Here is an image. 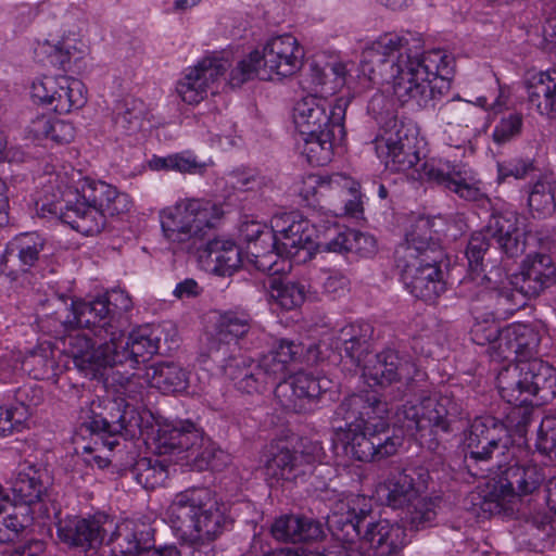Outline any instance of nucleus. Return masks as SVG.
Instances as JSON below:
<instances>
[{
	"mask_svg": "<svg viewBox=\"0 0 556 556\" xmlns=\"http://www.w3.org/2000/svg\"><path fill=\"white\" fill-rule=\"evenodd\" d=\"M544 479V472L538 465H511L497 480L488 484L481 509L491 515L511 511L516 498L533 493Z\"/></svg>",
	"mask_w": 556,
	"mask_h": 556,
	"instance_id": "nucleus-13",
	"label": "nucleus"
},
{
	"mask_svg": "<svg viewBox=\"0 0 556 556\" xmlns=\"http://www.w3.org/2000/svg\"><path fill=\"white\" fill-rule=\"evenodd\" d=\"M489 239L490 236L486 233L485 228L471 235L466 250V256L471 269L477 270L482 265L484 254L490 247Z\"/></svg>",
	"mask_w": 556,
	"mask_h": 556,
	"instance_id": "nucleus-58",
	"label": "nucleus"
},
{
	"mask_svg": "<svg viewBox=\"0 0 556 556\" xmlns=\"http://www.w3.org/2000/svg\"><path fill=\"white\" fill-rule=\"evenodd\" d=\"M204 253L210 270L218 276H231L242 261L240 249L230 240H212L207 243Z\"/></svg>",
	"mask_w": 556,
	"mask_h": 556,
	"instance_id": "nucleus-42",
	"label": "nucleus"
},
{
	"mask_svg": "<svg viewBox=\"0 0 556 556\" xmlns=\"http://www.w3.org/2000/svg\"><path fill=\"white\" fill-rule=\"evenodd\" d=\"M538 452L556 460V417H545L538 430L535 442Z\"/></svg>",
	"mask_w": 556,
	"mask_h": 556,
	"instance_id": "nucleus-56",
	"label": "nucleus"
},
{
	"mask_svg": "<svg viewBox=\"0 0 556 556\" xmlns=\"http://www.w3.org/2000/svg\"><path fill=\"white\" fill-rule=\"evenodd\" d=\"M12 492L14 495V506H31L38 504L47 494V484L42 480V475L34 467H27L18 471L12 481Z\"/></svg>",
	"mask_w": 556,
	"mask_h": 556,
	"instance_id": "nucleus-43",
	"label": "nucleus"
},
{
	"mask_svg": "<svg viewBox=\"0 0 556 556\" xmlns=\"http://www.w3.org/2000/svg\"><path fill=\"white\" fill-rule=\"evenodd\" d=\"M253 326V318L245 309H228L219 314L214 332L206 337L207 357L222 353L226 355L228 344L248 334Z\"/></svg>",
	"mask_w": 556,
	"mask_h": 556,
	"instance_id": "nucleus-28",
	"label": "nucleus"
},
{
	"mask_svg": "<svg viewBox=\"0 0 556 556\" xmlns=\"http://www.w3.org/2000/svg\"><path fill=\"white\" fill-rule=\"evenodd\" d=\"M132 404L127 403L125 405V409L122 415L118 416L116 420H108L101 414L96 413L92 408L83 409L80 419L81 426L89 430L91 433H96L105 438H114L116 434L121 433L123 430H127L130 425V421L127 420V415L129 414V408ZM132 410H130L131 413Z\"/></svg>",
	"mask_w": 556,
	"mask_h": 556,
	"instance_id": "nucleus-48",
	"label": "nucleus"
},
{
	"mask_svg": "<svg viewBox=\"0 0 556 556\" xmlns=\"http://www.w3.org/2000/svg\"><path fill=\"white\" fill-rule=\"evenodd\" d=\"M332 231L334 236L331 238H325L321 240L319 237L317 239L316 251H327L334 253H348L351 252V240H350V229H345L340 231L338 228H333Z\"/></svg>",
	"mask_w": 556,
	"mask_h": 556,
	"instance_id": "nucleus-60",
	"label": "nucleus"
},
{
	"mask_svg": "<svg viewBox=\"0 0 556 556\" xmlns=\"http://www.w3.org/2000/svg\"><path fill=\"white\" fill-rule=\"evenodd\" d=\"M501 341L500 358L509 359L515 355L521 363L531 361L538 354L541 336L531 325L514 324L503 328Z\"/></svg>",
	"mask_w": 556,
	"mask_h": 556,
	"instance_id": "nucleus-33",
	"label": "nucleus"
},
{
	"mask_svg": "<svg viewBox=\"0 0 556 556\" xmlns=\"http://www.w3.org/2000/svg\"><path fill=\"white\" fill-rule=\"evenodd\" d=\"M526 380H529L535 405L549 402L556 396V368L539 358L525 362Z\"/></svg>",
	"mask_w": 556,
	"mask_h": 556,
	"instance_id": "nucleus-41",
	"label": "nucleus"
},
{
	"mask_svg": "<svg viewBox=\"0 0 556 556\" xmlns=\"http://www.w3.org/2000/svg\"><path fill=\"white\" fill-rule=\"evenodd\" d=\"M424 176L427 181L452 191L466 201L478 202L485 197L482 181L466 164L432 159L424 164Z\"/></svg>",
	"mask_w": 556,
	"mask_h": 556,
	"instance_id": "nucleus-16",
	"label": "nucleus"
},
{
	"mask_svg": "<svg viewBox=\"0 0 556 556\" xmlns=\"http://www.w3.org/2000/svg\"><path fill=\"white\" fill-rule=\"evenodd\" d=\"M262 66L260 50H253L231 68L228 78L229 86L237 88L254 77L262 79Z\"/></svg>",
	"mask_w": 556,
	"mask_h": 556,
	"instance_id": "nucleus-54",
	"label": "nucleus"
},
{
	"mask_svg": "<svg viewBox=\"0 0 556 556\" xmlns=\"http://www.w3.org/2000/svg\"><path fill=\"white\" fill-rule=\"evenodd\" d=\"M228 60L207 56L189 67L176 85L180 99L190 105L202 102L208 93L217 91L220 77L229 68Z\"/></svg>",
	"mask_w": 556,
	"mask_h": 556,
	"instance_id": "nucleus-21",
	"label": "nucleus"
},
{
	"mask_svg": "<svg viewBox=\"0 0 556 556\" xmlns=\"http://www.w3.org/2000/svg\"><path fill=\"white\" fill-rule=\"evenodd\" d=\"M430 239L429 219L419 218L397 245L394 260L405 288L415 298L433 303L446 285L439 265L440 251Z\"/></svg>",
	"mask_w": 556,
	"mask_h": 556,
	"instance_id": "nucleus-5",
	"label": "nucleus"
},
{
	"mask_svg": "<svg viewBox=\"0 0 556 556\" xmlns=\"http://www.w3.org/2000/svg\"><path fill=\"white\" fill-rule=\"evenodd\" d=\"M31 96L59 114L79 110L87 102V89L83 81L65 75L43 76L34 81Z\"/></svg>",
	"mask_w": 556,
	"mask_h": 556,
	"instance_id": "nucleus-20",
	"label": "nucleus"
},
{
	"mask_svg": "<svg viewBox=\"0 0 556 556\" xmlns=\"http://www.w3.org/2000/svg\"><path fill=\"white\" fill-rule=\"evenodd\" d=\"M163 236L170 243L195 244L222 217V210L203 199H180L159 213Z\"/></svg>",
	"mask_w": 556,
	"mask_h": 556,
	"instance_id": "nucleus-10",
	"label": "nucleus"
},
{
	"mask_svg": "<svg viewBox=\"0 0 556 556\" xmlns=\"http://www.w3.org/2000/svg\"><path fill=\"white\" fill-rule=\"evenodd\" d=\"M251 228V233H247V238L250 241L248 247V258L253 266L263 273L276 275L282 270L283 267L279 266V258L285 257L281 252L277 249L268 247L266 243L261 241V235L266 233L262 229V226L255 223H251L245 226V231Z\"/></svg>",
	"mask_w": 556,
	"mask_h": 556,
	"instance_id": "nucleus-39",
	"label": "nucleus"
},
{
	"mask_svg": "<svg viewBox=\"0 0 556 556\" xmlns=\"http://www.w3.org/2000/svg\"><path fill=\"white\" fill-rule=\"evenodd\" d=\"M528 101L541 115L556 118V72H541L527 84Z\"/></svg>",
	"mask_w": 556,
	"mask_h": 556,
	"instance_id": "nucleus-40",
	"label": "nucleus"
},
{
	"mask_svg": "<svg viewBox=\"0 0 556 556\" xmlns=\"http://www.w3.org/2000/svg\"><path fill=\"white\" fill-rule=\"evenodd\" d=\"M455 61L447 52H425L419 34L386 33L362 53L361 74L374 85L391 84L402 104L433 106L451 89Z\"/></svg>",
	"mask_w": 556,
	"mask_h": 556,
	"instance_id": "nucleus-1",
	"label": "nucleus"
},
{
	"mask_svg": "<svg viewBox=\"0 0 556 556\" xmlns=\"http://www.w3.org/2000/svg\"><path fill=\"white\" fill-rule=\"evenodd\" d=\"M26 418L24 408L0 406V438L18 431Z\"/></svg>",
	"mask_w": 556,
	"mask_h": 556,
	"instance_id": "nucleus-59",
	"label": "nucleus"
},
{
	"mask_svg": "<svg viewBox=\"0 0 556 556\" xmlns=\"http://www.w3.org/2000/svg\"><path fill=\"white\" fill-rule=\"evenodd\" d=\"M345 421L342 430L346 453L358 462H380L395 455L403 444L389 429V406L377 394L359 393L345 397L336 410Z\"/></svg>",
	"mask_w": 556,
	"mask_h": 556,
	"instance_id": "nucleus-3",
	"label": "nucleus"
},
{
	"mask_svg": "<svg viewBox=\"0 0 556 556\" xmlns=\"http://www.w3.org/2000/svg\"><path fill=\"white\" fill-rule=\"evenodd\" d=\"M485 230L506 256L518 257L526 251L527 231L520 214L511 205L494 208Z\"/></svg>",
	"mask_w": 556,
	"mask_h": 556,
	"instance_id": "nucleus-25",
	"label": "nucleus"
},
{
	"mask_svg": "<svg viewBox=\"0 0 556 556\" xmlns=\"http://www.w3.org/2000/svg\"><path fill=\"white\" fill-rule=\"evenodd\" d=\"M76 48L67 42H58L51 47L49 52L50 61L52 64L59 66L63 71L71 70L72 58L74 56Z\"/></svg>",
	"mask_w": 556,
	"mask_h": 556,
	"instance_id": "nucleus-64",
	"label": "nucleus"
},
{
	"mask_svg": "<svg viewBox=\"0 0 556 556\" xmlns=\"http://www.w3.org/2000/svg\"><path fill=\"white\" fill-rule=\"evenodd\" d=\"M113 520L104 514L88 518L67 516L56 525L58 538L68 546L80 547L84 551L93 549L104 543Z\"/></svg>",
	"mask_w": 556,
	"mask_h": 556,
	"instance_id": "nucleus-23",
	"label": "nucleus"
},
{
	"mask_svg": "<svg viewBox=\"0 0 556 556\" xmlns=\"http://www.w3.org/2000/svg\"><path fill=\"white\" fill-rule=\"evenodd\" d=\"M471 313L475 324L471 327V340L478 345H490L491 352L500 358V343L503 329L496 321L497 318L482 313V306L478 303H471Z\"/></svg>",
	"mask_w": 556,
	"mask_h": 556,
	"instance_id": "nucleus-46",
	"label": "nucleus"
},
{
	"mask_svg": "<svg viewBox=\"0 0 556 556\" xmlns=\"http://www.w3.org/2000/svg\"><path fill=\"white\" fill-rule=\"evenodd\" d=\"M372 334L374 328L368 323L349 324L337 332L334 344L344 353V357L361 366L363 359L371 352Z\"/></svg>",
	"mask_w": 556,
	"mask_h": 556,
	"instance_id": "nucleus-35",
	"label": "nucleus"
},
{
	"mask_svg": "<svg viewBox=\"0 0 556 556\" xmlns=\"http://www.w3.org/2000/svg\"><path fill=\"white\" fill-rule=\"evenodd\" d=\"M509 442L505 424L489 415L475 418L464 440L469 456L476 460L490 459L494 451L507 448Z\"/></svg>",
	"mask_w": 556,
	"mask_h": 556,
	"instance_id": "nucleus-26",
	"label": "nucleus"
},
{
	"mask_svg": "<svg viewBox=\"0 0 556 556\" xmlns=\"http://www.w3.org/2000/svg\"><path fill=\"white\" fill-rule=\"evenodd\" d=\"M368 111L379 125L374 140L377 156L392 172H404L419 161L415 146V127L400 118L383 96H374Z\"/></svg>",
	"mask_w": 556,
	"mask_h": 556,
	"instance_id": "nucleus-7",
	"label": "nucleus"
},
{
	"mask_svg": "<svg viewBox=\"0 0 556 556\" xmlns=\"http://www.w3.org/2000/svg\"><path fill=\"white\" fill-rule=\"evenodd\" d=\"M105 543L111 545L114 556H137L147 544H153L154 530L150 523L127 519L118 525L113 523Z\"/></svg>",
	"mask_w": 556,
	"mask_h": 556,
	"instance_id": "nucleus-32",
	"label": "nucleus"
},
{
	"mask_svg": "<svg viewBox=\"0 0 556 556\" xmlns=\"http://www.w3.org/2000/svg\"><path fill=\"white\" fill-rule=\"evenodd\" d=\"M525 362L511 364L497 375L500 395L510 405L532 404L529 380L526 381Z\"/></svg>",
	"mask_w": 556,
	"mask_h": 556,
	"instance_id": "nucleus-38",
	"label": "nucleus"
},
{
	"mask_svg": "<svg viewBox=\"0 0 556 556\" xmlns=\"http://www.w3.org/2000/svg\"><path fill=\"white\" fill-rule=\"evenodd\" d=\"M358 367L369 387H387L395 382L409 383L418 372L410 356L401 355L391 349L377 354L370 352Z\"/></svg>",
	"mask_w": 556,
	"mask_h": 556,
	"instance_id": "nucleus-18",
	"label": "nucleus"
},
{
	"mask_svg": "<svg viewBox=\"0 0 556 556\" xmlns=\"http://www.w3.org/2000/svg\"><path fill=\"white\" fill-rule=\"evenodd\" d=\"M166 518L177 540L190 548V556H214L215 541L231 525L224 503L206 488L175 494Z\"/></svg>",
	"mask_w": 556,
	"mask_h": 556,
	"instance_id": "nucleus-4",
	"label": "nucleus"
},
{
	"mask_svg": "<svg viewBox=\"0 0 556 556\" xmlns=\"http://www.w3.org/2000/svg\"><path fill=\"white\" fill-rule=\"evenodd\" d=\"M556 277V267L551 255L545 253L530 254L522 262L521 271L508 281V285L519 286L520 291L528 298L539 295L549 287Z\"/></svg>",
	"mask_w": 556,
	"mask_h": 556,
	"instance_id": "nucleus-31",
	"label": "nucleus"
},
{
	"mask_svg": "<svg viewBox=\"0 0 556 556\" xmlns=\"http://www.w3.org/2000/svg\"><path fill=\"white\" fill-rule=\"evenodd\" d=\"M457 404L447 395L426 396L417 402H406L397 415L405 427L417 432L438 434L448 432L451 417L457 414Z\"/></svg>",
	"mask_w": 556,
	"mask_h": 556,
	"instance_id": "nucleus-14",
	"label": "nucleus"
},
{
	"mask_svg": "<svg viewBox=\"0 0 556 556\" xmlns=\"http://www.w3.org/2000/svg\"><path fill=\"white\" fill-rule=\"evenodd\" d=\"M146 379L162 393H176L188 388L189 372L175 363H159L147 369Z\"/></svg>",
	"mask_w": 556,
	"mask_h": 556,
	"instance_id": "nucleus-44",
	"label": "nucleus"
},
{
	"mask_svg": "<svg viewBox=\"0 0 556 556\" xmlns=\"http://www.w3.org/2000/svg\"><path fill=\"white\" fill-rule=\"evenodd\" d=\"M74 138V125L67 121L53 117L48 140L58 144H65L70 143Z\"/></svg>",
	"mask_w": 556,
	"mask_h": 556,
	"instance_id": "nucleus-62",
	"label": "nucleus"
},
{
	"mask_svg": "<svg viewBox=\"0 0 556 556\" xmlns=\"http://www.w3.org/2000/svg\"><path fill=\"white\" fill-rule=\"evenodd\" d=\"M329 191L333 192L338 200L330 203L329 211L333 216L349 215L356 217L362 214L363 202L358 192V184L341 174L327 177L307 176L303 181L301 194L308 201L309 198L315 195L326 197Z\"/></svg>",
	"mask_w": 556,
	"mask_h": 556,
	"instance_id": "nucleus-15",
	"label": "nucleus"
},
{
	"mask_svg": "<svg viewBox=\"0 0 556 556\" xmlns=\"http://www.w3.org/2000/svg\"><path fill=\"white\" fill-rule=\"evenodd\" d=\"M262 60V79L281 80L295 75L303 65L304 49L299 40L283 34L271 37L260 51Z\"/></svg>",
	"mask_w": 556,
	"mask_h": 556,
	"instance_id": "nucleus-17",
	"label": "nucleus"
},
{
	"mask_svg": "<svg viewBox=\"0 0 556 556\" xmlns=\"http://www.w3.org/2000/svg\"><path fill=\"white\" fill-rule=\"evenodd\" d=\"M422 477V469L393 472L376 489L381 502L392 508L406 510L409 522L416 527L431 521L435 516L432 502L421 495L426 489Z\"/></svg>",
	"mask_w": 556,
	"mask_h": 556,
	"instance_id": "nucleus-11",
	"label": "nucleus"
},
{
	"mask_svg": "<svg viewBox=\"0 0 556 556\" xmlns=\"http://www.w3.org/2000/svg\"><path fill=\"white\" fill-rule=\"evenodd\" d=\"M34 520L33 510L27 506H14L12 513L0 520V543L15 541Z\"/></svg>",
	"mask_w": 556,
	"mask_h": 556,
	"instance_id": "nucleus-53",
	"label": "nucleus"
},
{
	"mask_svg": "<svg viewBox=\"0 0 556 556\" xmlns=\"http://www.w3.org/2000/svg\"><path fill=\"white\" fill-rule=\"evenodd\" d=\"M533 170V161L529 159L514 160L498 166V173L501 177H514L516 179H522Z\"/></svg>",
	"mask_w": 556,
	"mask_h": 556,
	"instance_id": "nucleus-63",
	"label": "nucleus"
},
{
	"mask_svg": "<svg viewBox=\"0 0 556 556\" xmlns=\"http://www.w3.org/2000/svg\"><path fill=\"white\" fill-rule=\"evenodd\" d=\"M365 496H353L346 504L341 503L329 517L330 523L350 527L362 536V544H368L377 555L392 556L405 545V529L388 519L368 520L370 511Z\"/></svg>",
	"mask_w": 556,
	"mask_h": 556,
	"instance_id": "nucleus-9",
	"label": "nucleus"
},
{
	"mask_svg": "<svg viewBox=\"0 0 556 556\" xmlns=\"http://www.w3.org/2000/svg\"><path fill=\"white\" fill-rule=\"evenodd\" d=\"M315 459L316 456L304 453L298 454L285 445L271 443L266 446L262 456L263 476L267 483L273 486L304 473L303 465L311 464Z\"/></svg>",
	"mask_w": 556,
	"mask_h": 556,
	"instance_id": "nucleus-27",
	"label": "nucleus"
},
{
	"mask_svg": "<svg viewBox=\"0 0 556 556\" xmlns=\"http://www.w3.org/2000/svg\"><path fill=\"white\" fill-rule=\"evenodd\" d=\"M527 295L520 291L519 286H503L494 289H483L472 303L482 306V311L486 309V315L491 317L506 318L519 309Z\"/></svg>",
	"mask_w": 556,
	"mask_h": 556,
	"instance_id": "nucleus-36",
	"label": "nucleus"
},
{
	"mask_svg": "<svg viewBox=\"0 0 556 556\" xmlns=\"http://www.w3.org/2000/svg\"><path fill=\"white\" fill-rule=\"evenodd\" d=\"M532 404H520L511 405L513 407L506 415V421L504 422L506 429H515L517 432H522L529 425L532 415Z\"/></svg>",
	"mask_w": 556,
	"mask_h": 556,
	"instance_id": "nucleus-61",
	"label": "nucleus"
},
{
	"mask_svg": "<svg viewBox=\"0 0 556 556\" xmlns=\"http://www.w3.org/2000/svg\"><path fill=\"white\" fill-rule=\"evenodd\" d=\"M331 380L307 372H299L290 380L279 382L275 397L280 406L293 413L313 412L319 400L330 390Z\"/></svg>",
	"mask_w": 556,
	"mask_h": 556,
	"instance_id": "nucleus-19",
	"label": "nucleus"
},
{
	"mask_svg": "<svg viewBox=\"0 0 556 556\" xmlns=\"http://www.w3.org/2000/svg\"><path fill=\"white\" fill-rule=\"evenodd\" d=\"M111 331V367L128 364L135 368L161 352L159 329L140 328L126 336L119 329Z\"/></svg>",
	"mask_w": 556,
	"mask_h": 556,
	"instance_id": "nucleus-22",
	"label": "nucleus"
},
{
	"mask_svg": "<svg viewBox=\"0 0 556 556\" xmlns=\"http://www.w3.org/2000/svg\"><path fill=\"white\" fill-rule=\"evenodd\" d=\"M24 366L37 380L53 379L60 372V367L54 361V351L50 345H41L31 352L25 358Z\"/></svg>",
	"mask_w": 556,
	"mask_h": 556,
	"instance_id": "nucleus-52",
	"label": "nucleus"
},
{
	"mask_svg": "<svg viewBox=\"0 0 556 556\" xmlns=\"http://www.w3.org/2000/svg\"><path fill=\"white\" fill-rule=\"evenodd\" d=\"M271 231L261 235V241L292 260L303 264L313 258L319 233L316 225L299 212L276 214L271 220Z\"/></svg>",
	"mask_w": 556,
	"mask_h": 556,
	"instance_id": "nucleus-12",
	"label": "nucleus"
},
{
	"mask_svg": "<svg viewBox=\"0 0 556 556\" xmlns=\"http://www.w3.org/2000/svg\"><path fill=\"white\" fill-rule=\"evenodd\" d=\"M45 239L37 232L22 233L8 245L7 253L20 260L22 266L28 268L35 265L43 250Z\"/></svg>",
	"mask_w": 556,
	"mask_h": 556,
	"instance_id": "nucleus-50",
	"label": "nucleus"
},
{
	"mask_svg": "<svg viewBox=\"0 0 556 556\" xmlns=\"http://www.w3.org/2000/svg\"><path fill=\"white\" fill-rule=\"evenodd\" d=\"M304 286L293 282H277L270 285V298L283 309H293L300 306L305 300Z\"/></svg>",
	"mask_w": 556,
	"mask_h": 556,
	"instance_id": "nucleus-55",
	"label": "nucleus"
},
{
	"mask_svg": "<svg viewBox=\"0 0 556 556\" xmlns=\"http://www.w3.org/2000/svg\"><path fill=\"white\" fill-rule=\"evenodd\" d=\"M105 303L106 301L102 296L89 302H72L71 312L68 308L64 309L67 313L65 318L60 312H56L61 327L64 331L88 328L99 340H111V331L108 328L118 329V327L114 325L111 308H108Z\"/></svg>",
	"mask_w": 556,
	"mask_h": 556,
	"instance_id": "nucleus-24",
	"label": "nucleus"
},
{
	"mask_svg": "<svg viewBox=\"0 0 556 556\" xmlns=\"http://www.w3.org/2000/svg\"><path fill=\"white\" fill-rule=\"evenodd\" d=\"M437 118L444 126L460 128L464 134L462 142H466L480 125L486 126L484 113L472 102L460 99L451 100L441 105Z\"/></svg>",
	"mask_w": 556,
	"mask_h": 556,
	"instance_id": "nucleus-34",
	"label": "nucleus"
},
{
	"mask_svg": "<svg viewBox=\"0 0 556 556\" xmlns=\"http://www.w3.org/2000/svg\"><path fill=\"white\" fill-rule=\"evenodd\" d=\"M201 441V429L190 420L165 421L157 425L153 437L154 451L159 455H182Z\"/></svg>",
	"mask_w": 556,
	"mask_h": 556,
	"instance_id": "nucleus-30",
	"label": "nucleus"
},
{
	"mask_svg": "<svg viewBox=\"0 0 556 556\" xmlns=\"http://www.w3.org/2000/svg\"><path fill=\"white\" fill-rule=\"evenodd\" d=\"M36 206L43 217L55 216L77 232L92 236L104 228L108 216L128 212L131 200L104 181L80 177L70 184L56 175L43 186Z\"/></svg>",
	"mask_w": 556,
	"mask_h": 556,
	"instance_id": "nucleus-2",
	"label": "nucleus"
},
{
	"mask_svg": "<svg viewBox=\"0 0 556 556\" xmlns=\"http://www.w3.org/2000/svg\"><path fill=\"white\" fill-rule=\"evenodd\" d=\"M301 352L300 344L288 339H279L257 363L245 356L230 358L224 365L225 374L238 390L248 394L261 393L268 383L289 374V365Z\"/></svg>",
	"mask_w": 556,
	"mask_h": 556,
	"instance_id": "nucleus-8",
	"label": "nucleus"
},
{
	"mask_svg": "<svg viewBox=\"0 0 556 556\" xmlns=\"http://www.w3.org/2000/svg\"><path fill=\"white\" fill-rule=\"evenodd\" d=\"M273 536L281 542L316 541L323 536L321 525L312 518L299 515H285L271 525Z\"/></svg>",
	"mask_w": 556,
	"mask_h": 556,
	"instance_id": "nucleus-37",
	"label": "nucleus"
},
{
	"mask_svg": "<svg viewBox=\"0 0 556 556\" xmlns=\"http://www.w3.org/2000/svg\"><path fill=\"white\" fill-rule=\"evenodd\" d=\"M142 103L137 100H124L116 104L113 113V126L117 135L126 136L138 131L142 124Z\"/></svg>",
	"mask_w": 556,
	"mask_h": 556,
	"instance_id": "nucleus-51",
	"label": "nucleus"
},
{
	"mask_svg": "<svg viewBox=\"0 0 556 556\" xmlns=\"http://www.w3.org/2000/svg\"><path fill=\"white\" fill-rule=\"evenodd\" d=\"M111 340L106 339L96 348L91 338L80 331L63 338L64 352L79 370L98 371L111 367Z\"/></svg>",
	"mask_w": 556,
	"mask_h": 556,
	"instance_id": "nucleus-29",
	"label": "nucleus"
},
{
	"mask_svg": "<svg viewBox=\"0 0 556 556\" xmlns=\"http://www.w3.org/2000/svg\"><path fill=\"white\" fill-rule=\"evenodd\" d=\"M132 478L146 490L163 484L168 477L167 465L159 458L141 457L130 470Z\"/></svg>",
	"mask_w": 556,
	"mask_h": 556,
	"instance_id": "nucleus-49",
	"label": "nucleus"
},
{
	"mask_svg": "<svg viewBox=\"0 0 556 556\" xmlns=\"http://www.w3.org/2000/svg\"><path fill=\"white\" fill-rule=\"evenodd\" d=\"M348 102L338 99L331 105L325 97L314 94L299 100L293 109V122L303 138L302 153L314 166L328 164L333 155V144L342 140L343 121Z\"/></svg>",
	"mask_w": 556,
	"mask_h": 556,
	"instance_id": "nucleus-6",
	"label": "nucleus"
},
{
	"mask_svg": "<svg viewBox=\"0 0 556 556\" xmlns=\"http://www.w3.org/2000/svg\"><path fill=\"white\" fill-rule=\"evenodd\" d=\"M528 206L538 217H546L556 208V181L552 177L539 178L530 188Z\"/></svg>",
	"mask_w": 556,
	"mask_h": 556,
	"instance_id": "nucleus-47",
	"label": "nucleus"
},
{
	"mask_svg": "<svg viewBox=\"0 0 556 556\" xmlns=\"http://www.w3.org/2000/svg\"><path fill=\"white\" fill-rule=\"evenodd\" d=\"M522 116L518 113H511L503 117L495 126L492 137L495 143L504 144L518 137L522 129Z\"/></svg>",
	"mask_w": 556,
	"mask_h": 556,
	"instance_id": "nucleus-57",
	"label": "nucleus"
},
{
	"mask_svg": "<svg viewBox=\"0 0 556 556\" xmlns=\"http://www.w3.org/2000/svg\"><path fill=\"white\" fill-rule=\"evenodd\" d=\"M184 458L197 470H220L229 462V455L201 431V441L193 445Z\"/></svg>",
	"mask_w": 556,
	"mask_h": 556,
	"instance_id": "nucleus-45",
	"label": "nucleus"
}]
</instances>
